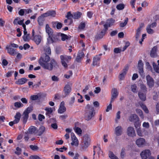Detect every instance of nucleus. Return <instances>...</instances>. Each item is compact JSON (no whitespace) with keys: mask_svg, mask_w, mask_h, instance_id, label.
Returning a JSON list of instances; mask_svg holds the SVG:
<instances>
[{"mask_svg":"<svg viewBox=\"0 0 159 159\" xmlns=\"http://www.w3.org/2000/svg\"><path fill=\"white\" fill-rule=\"evenodd\" d=\"M84 56V53L83 52H81L80 53H78L77 56L76 60L78 62H80L81 60V59Z\"/></svg>","mask_w":159,"mask_h":159,"instance_id":"nucleus-34","label":"nucleus"},{"mask_svg":"<svg viewBox=\"0 0 159 159\" xmlns=\"http://www.w3.org/2000/svg\"><path fill=\"white\" fill-rule=\"evenodd\" d=\"M45 130V128L43 126H41L38 129H37L36 135L39 136L41 135L44 132Z\"/></svg>","mask_w":159,"mask_h":159,"instance_id":"nucleus-17","label":"nucleus"},{"mask_svg":"<svg viewBox=\"0 0 159 159\" xmlns=\"http://www.w3.org/2000/svg\"><path fill=\"white\" fill-rule=\"evenodd\" d=\"M139 104L140 106L141 107V108L147 114L149 113V111L145 105H144L141 102H139Z\"/></svg>","mask_w":159,"mask_h":159,"instance_id":"nucleus-29","label":"nucleus"},{"mask_svg":"<svg viewBox=\"0 0 159 159\" xmlns=\"http://www.w3.org/2000/svg\"><path fill=\"white\" fill-rule=\"evenodd\" d=\"M30 134L29 133L27 132H25V135L24 137V139L25 141L27 142L28 141L29 138Z\"/></svg>","mask_w":159,"mask_h":159,"instance_id":"nucleus-56","label":"nucleus"},{"mask_svg":"<svg viewBox=\"0 0 159 159\" xmlns=\"http://www.w3.org/2000/svg\"><path fill=\"white\" fill-rule=\"evenodd\" d=\"M146 30L147 33L150 34H152L154 33V31L152 29H151L150 27L148 26L146 27Z\"/></svg>","mask_w":159,"mask_h":159,"instance_id":"nucleus-49","label":"nucleus"},{"mask_svg":"<svg viewBox=\"0 0 159 159\" xmlns=\"http://www.w3.org/2000/svg\"><path fill=\"white\" fill-rule=\"evenodd\" d=\"M129 45L130 43L128 41L126 42L125 43V45L123 47V49L122 51L123 52L129 46Z\"/></svg>","mask_w":159,"mask_h":159,"instance_id":"nucleus-60","label":"nucleus"},{"mask_svg":"<svg viewBox=\"0 0 159 159\" xmlns=\"http://www.w3.org/2000/svg\"><path fill=\"white\" fill-rule=\"evenodd\" d=\"M100 58L99 57V56L96 55L93 58L92 65L94 66H99V61L100 60Z\"/></svg>","mask_w":159,"mask_h":159,"instance_id":"nucleus-18","label":"nucleus"},{"mask_svg":"<svg viewBox=\"0 0 159 159\" xmlns=\"http://www.w3.org/2000/svg\"><path fill=\"white\" fill-rule=\"evenodd\" d=\"M134 125L136 129L140 128V127L141 125V123L139 121V119L138 120H137L134 122Z\"/></svg>","mask_w":159,"mask_h":159,"instance_id":"nucleus-41","label":"nucleus"},{"mask_svg":"<svg viewBox=\"0 0 159 159\" xmlns=\"http://www.w3.org/2000/svg\"><path fill=\"white\" fill-rule=\"evenodd\" d=\"M128 18H126L124 20V22H121L120 24V26L121 27H125L127 24L128 22Z\"/></svg>","mask_w":159,"mask_h":159,"instance_id":"nucleus-44","label":"nucleus"},{"mask_svg":"<svg viewBox=\"0 0 159 159\" xmlns=\"http://www.w3.org/2000/svg\"><path fill=\"white\" fill-rule=\"evenodd\" d=\"M48 11L49 16H51L52 17H55V16L56 12L55 11L49 10Z\"/></svg>","mask_w":159,"mask_h":159,"instance_id":"nucleus-46","label":"nucleus"},{"mask_svg":"<svg viewBox=\"0 0 159 159\" xmlns=\"http://www.w3.org/2000/svg\"><path fill=\"white\" fill-rule=\"evenodd\" d=\"M16 151L15 152V153L17 155H19L21 154V149L19 147L16 148Z\"/></svg>","mask_w":159,"mask_h":159,"instance_id":"nucleus-52","label":"nucleus"},{"mask_svg":"<svg viewBox=\"0 0 159 159\" xmlns=\"http://www.w3.org/2000/svg\"><path fill=\"white\" fill-rule=\"evenodd\" d=\"M29 34H27L24 35L23 36V38L24 41H27L29 39Z\"/></svg>","mask_w":159,"mask_h":159,"instance_id":"nucleus-62","label":"nucleus"},{"mask_svg":"<svg viewBox=\"0 0 159 159\" xmlns=\"http://www.w3.org/2000/svg\"><path fill=\"white\" fill-rule=\"evenodd\" d=\"M153 66L154 70L157 73H159V66L156 65L155 63H153Z\"/></svg>","mask_w":159,"mask_h":159,"instance_id":"nucleus-47","label":"nucleus"},{"mask_svg":"<svg viewBox=\"0 0 159 159\" xmlns=\"http://www.w3.org/2000/svg\"><path fill=\"white\" fill-rule=\"evenodd\" d=\"M52 80L54 81L57 82L59 80V78L57 76L54 75L52 77Z\"/></svg>","mask_w":159,"mask_h":159,"instance_id":"nucleus-61","label":"nucleus"},{"mask_svg":"<svg viewBox=\"0 0 159 159\" xmlns=\"http://www.w3.org/2000/svg\"><path fill=\"white\" fill-rule=\"evenodd\" d=\"M143 64L142 61L141 60H139L138 62V68L139 70V73L141 75H142L143 72Z\"/></svg>","mask_w":159,"mask_h":159,"instance_id":"nucleus-16","label":"nucleus"},{"mask_svg":"<svg viewBox=\"0 0 159 159\" xmlns=\"http://www.w3.org/2000/svg\"><path fill=\"white\" fill-rule=\"evenodd\" d=\"M46 54L44 56L41 57L39 60V62L40 65L44 69L48 70L49 71L52 70L53 68L58 67V65L56 61L54 59H52L50 63V58L47 54L50 55L51 54V50L50 47H48L44 49Z\"/></svg>","mask_w":159,"mask_h":159,"instance_id":"nucleus-1","label":"nucleus"},{"mask_svg":"<svg viewBox=\"0 0 159 159\" xmlns=\"http://www.w3.org/2000/svg\"><path fill=\"white\" fill-rule=\"evenodd\" d=\"M108 156L111 159H119L118 157L114 154L113 152L111 151L109 152Z\"/></svg>","mask_w":159,"mask_h":159,"instance_id":"nucleus-39","label":"nucleus"},{"mask_svg":"<svg viewBox=\"0 0 159 159\" xmlns=\"http://www.w3.org/2000/svg\"><path fill=\"white\" fill-rule=\"evenodd\" d=\"M123 129L120 126L116 127L114 129V133L116 136H120L122 133Z\"/></svg>","mask_w":159,"mask_h":159,"instance_id":"nucleus-11","label":"nucleus"},{"mask_svg":"<svg viewBox=\"0 0 159 159\" xmlns=\"http://www.w3.org/2000/svg\"><path fill=\"white\" fill-rule=\"evenodd\" d=\"M94 111L93 107L89 104L85 107V117L86 120H89L94 116L93 112Z\"/></svg>","mask_w":159,"mask_h":159,"instance_id":"nucleus-2","label":"nucleus"},{"mask_svg":"<svg viewBox=\"0 0 159 159\" xmlns=\"http://www.w3.org/2000/svg\"><path fill=\"white\" fill-rule=\"evenodd\" d=\"M139 119L138 116L135 114H133L130 115L129 118V120L130 121L132 122L136 121Z\"/></svg>","mask_w":159,"mask_h":159,"instance_id":"nucleus-27","label":"nucleus"},{"mask_svg":"<svg viewBox=\"0 0 159 159\" xmlns=\"http://www.w3.org/2000/svg\"><path fill=\"white\" fill-rule=\"evenodd\" d=\"M23 104L20 102H16L14 103V106L17 108H20L23 107Z\"/></svg>","mask_w":159,"mask_h":159,"instance_id":"nucleus-54","label":"nucleus"},{"mask_svg":"<svg viewBox=\"0 0 159 159\" xmlns=\"http://www.w3.org/2000/svg\"><path fill=\"white\" fill-rule=\"evenodd\" d=\"M127 134L128 136L131 137H134L136 136L134 128L131 126L129 127L127 129Z\"/></svg>","mask_w":159,"mask_h":159,"instance_id":"nucleus-6","label":"nucleus"},{"mask_svg":"<svg viewBox=\"0 0 159 159\" xmlns=\"http://www.w3.org/2000/svg\"><path fill=\"white\" fill-rule=\"evenodd\" d=\"M30 147L33 151H37L39 149V147L36 145H30Z\"/></svg>","mask_w":159,"mask_h":159,"instance_id":"nucleus-55","label":"nucleus"},{"mask_svg":"<svg viewBox=\"0 0 159 159\" xmlns=\"http://www.w3.org/2000/svg\"><path fill=\"white\" fill-rule=\"evenodd\" d=\"M157 48L156 46L154 47L152 49L150 53V56L152 57H155L157 56Z\"/></svg>","mask_w":159,"mask_h":159,"instance_id":"nucleus-28","label":"nucleus"},{"mask_svg":"<svg viewBox=\"0 0 159 159\" xmlns=\"http://www.w3.org/2000/svg\"><path fill=\"white\" fill-rule=\"evenodd\" d=\"M111 102H112L118 96V92L117 89L116 88H113L111 92Z\"/></svg>","mask_w":159,"mask_h":159,"instance_id":"nucleus-10","label":"nucleus"},{"mask_svg":"<svg viewBox=\"0 0 159 159\" xmlns=\"http://www.w3.org/2000/svg\"><path fill=\"white\" fill-rule=\"evenodd\" d=\"M93 13L92 11H89L87 12V15L89 18H91L93 16Z\"/></svg>","mask_w":159,"mask_h":159,"instance_id":"nucleus-63","label":"nucleus"},{"mask_svg":"<svg viewBox=\"0 0 159 159\" xmlns=\"http://www.w3.org/2000/svg\"><path fill=\"white\" fill-rule=\"evenodd\" d=\"M120 112L119 111L117 112L116 114V118L115 119L116 122L117 123L118 122L117 119H119L120 118Z\"/></svg>","mask_w":159,"mask_h":159,"instance_id":"nucleus-57","label":"nucleus"},{"mask_svg":"<svg viewBox=\"0 0 159 159\" xmlns=\"http://www.w3.org/2000/svg\"><path fill=\"white\" fill-rule=\"evenodd\" d=\"M20 19V18L19 17H17L15 18L13 22V23L14 25H17L18 24L22 25L23 24L24 21V19L22 20H19Z\"/></svg>","mask_w":159,"mask_h":159,"instance_id":"nucleus-21","label":"nucleus"},{"mask_svg":"<svg viewBox=\"0 0 159 159\" xmlns=\"http://www.w3.org/2000/svg\"><path fill=\"white\" fill-rule=\"evenodd\" d=\"M146 78L148 85L150 88L152 87L154 84V81L153 79L149 75L146 76Z\"/></svg>","mask_w":159,"mask_h":159,"instance_id":"nucleus-8","label":"nucleus"},{"mask_svg":"<svg viewBox=\"0 0 159 159\" xmlns=\"http://www.w3.org/2000/svg\"><path fill=\"white\" fill-rule=\"evenodd\" d=\"M146 93L142 92H139V96L140 99L142 101H144L146 100Z\"/></svg>","mask_w":159,"mask_h":159,"instance_id":"nucleus-26","label":"nucleus"},{"mask_svg":"<svg viewBox=\"0 0 159 159\" xmlns=\"http://www.w3.org/2000/svg\"><path fill=\"white\" fill-rule=\"evenodd\" d=\"M60 58L61 59V62L62 65L65 67H66L67 66V64L66 63V62L68 60L67 57H64L63 55L60 56Z\"/></svg>","mask_w":159,"mask_h":159,"instance_id":"nucleus-19","label":"nucleus"},{"mask_svg":"<svg viewBox=\"0 0 159 159\" xmlns=\"http://www.w3.org/2000/svg\"><path fill=\"white\" fill-rule=\"evenodd\" d=\"M45 110L46 111V115L49 118L50 117V115L52 114L53 111V110L51 107H46Z\"/></svg>","mask_w":159,"mask_h":159,"instance_id":"nucleus-31","label":"nucleus"},{"mask_svg":"<svg viewBox=\"0 0 159 159\" xmlns=\"http://www.w3.org/2000/svg\"><path fill=\"white\" fill-rule=\"evenodd\" d=\"M60 35L61 37V40L62 41H65L66 40L70 39V37H69L67 35L62 33H60Z\"/></svg>","mask_w":159,"mask_h":159,"instance_id":"nucleus-36","label":"nucleus"},{"mask_svg":"<svg viewBox=\"0 0 159 159\" xmlns=\"http://www.w3.org/2000/svg\"><path fill=\"white\" fill-rule=\"evenodd\" d=\"M53 27H56L57 29H61L62 26V24L58 21H54L52 22Z\"/></svg>","mask_w":159,"mask_h":159,"instance_id":"nucleus-25","label":"nucleus"},{"mask_svg":"<svg viewBox=\"0 0 159 159\" xmlns=\"http://www.w3.org/2000/svg\"><path fill=\"white\" fill-rule=\"evenodd\" d=\"M45 20V19L41 15L39 16L38 18V22L40 25H42L43 24V22Z\"/></svg>","mask_w":159,"mask_h":159,"instance_id":"nucleus-37","label":"nucleus"},{"mask_svg":"<svg viewBox=\"0 0 159 159\" xmlns=\"http://www.w3.org/2000/svg\"><path fill=\"white\" fill-rule=\"evenodd\" d=\"M73 15H72L70 12H68L67 13V15L66 16V17L70 20V22L68 24H66V25H71L73 23V20L72 18H73Z\"/></svg>","mask_w":159,"mask_h":159,"instance_id":"nucleus-24","label":"nucleus"},{"mask_svg":"<svg viewBox=\"0 0 159 159\" xmlns=\"http://www.w3.org/2000/svg\"><path fill=\"white\" fill-rule=\"evenodd\" d=\"M136 143L138 147H142L145 144V140L144 138H140L136 140Z\"/></svg>","mask_w":159,"mask_h":159,"instance_id":"nucleus-7","label":"nucleus"},{"mask_svg":"<svg viewBox=\"0 0 159 159\" xmlns=\"http://www.w3.org/2000/svg\"><path fill=\"white\" fill-rule=\"evenodd\" d=\"M74 130L76 134L78 135H80L82 133V130L79 127H76Z\"/></svg>","mask_w":159,"mask_h":159,"instance_id":"nucleus-48","label":"nucleus"},{"mask_svg":"<svg viewBox=\"0 0 159 159\" xmlns=\"http://www.w3.org/2000/svg\"><path fill=\"white\" fill-rule=\"evenodd\" d=\"M41 37L40 35H36L34 38V40L37 44L38 45L41 41Z\"/></svg>","mask_w":159,"mask_h":159,"instance_id":"nucleus-30","label":"nucleus"},{"mask_svg":"<svg viewBox=\"0 0 159 159\" xmlns=\"http://www.w3.org/2000/svg\"><path fill=\"white\" fill-rule=\"evenodd\" d=\"M39 98V96L37 95H33L30 96V99L31 100L35 101Z\"/></svg>","mask_w":159,"mask_h":159,"instance_id":"nucleus-59","label":"nucleus"},{"mask_svg":"<svg viewBox=\"0 0 159 159\" xmlns=\"http://www.w3.org/2000/svg\"><path fill=\"white\" fill-rule=\"evenodd\" d=\"M107 30H106V28H104L100 32L96 35V38L97 39H100L102 38L106 33Z\"/></svg>","mask_w":159,"mask_h":159,"instance_id":"nucleus-13","label":"nucleus"},{"mask_svg":"<svg viewBox=\"0 0 159 159\" xmlns=\"http://www.w3.org/2000/svg\"><path fill=\"white\" fill-rule=\"evenodd\" d=\"M81 12L79 11L77 12L73 15V18L75 19H78L81 17Z\"/></svg>","mask_w":159,"mask_h":159,"instance_id":"nucleus-38","label":"nucleus"},{"mask_svg":"<svg viewBox=\"0 0 159 159\" xmlns=\"http://www.w3.org/2000/svg\"><path fill=\"white\" fill-rule=\"evenodd\" d=\"M6 49L7 50V53L11 55L14 56L17 53L16 49L10 48V46H6Z\"/></svg>","mask_w":159,"mask_h":159,"instance_id":"nucleus-12","label":"nucleus"},{"mask_svg":"<svg viewBox=\"0 0 159 159\" xmlns=\"http://www.w3.org/2000/svg\"><path fill=\"white\" fill-rule=\"evenodd\" d=\"M136 112L139 114L140 117L142 119H143L144 116L142 111L139 109H136Z\"/></svg>","mask_w":159,"mask_h":159,"instance_id":"nucleus-40","label":"nucleus"},{"mask_svg":"<svg viewBox=\"0 0 159 159\" xmlns=\"http://www.w3.org/2000/svg\"><path fill=\"white\" fill-rule=\"evenodd\" d=\"M72 142L71 143V144L72 145H75L76 146H78L79 144V141L77 138L72 139Z\"/></svg>","mask_w":159,"mask_h":159,"instance_id":"nucleus-45","label":"nucleus"},{"mask_svg":"<svg viewBox=\"0 0 159 159\" xmlns=\"http://www.w3.org/2000/svg\"><path fill=\"white\" fill-rule=\"evenodd\" d=\"M22 116H23V121L24 123H25L29 117V114L28 113L26 112H24Z\"/></svg>","mask_w":159,"mask_h":159,"instance_id":"nucleus-32","label":"nucleus"},{"mask_svg":"<svg viewBox=\"0 0 159 159\" xmlns=\"http://www.w3.org/2000/svg\"><path fill=\"white\" fill-rule=\"evenodd\" d=\"M30 159H41L37 155L31 156L30 157Z\"/></svg>","mask_w":159,"mask_h":159,"instance_id":"nucleus-64","label":"nucleus"},{"mask_svg":"<svg viewBox=\"0 0 159 159\" xmlns=\"http://www.w3.org/2000/svg\"><path fill=\"white\" fill-rule=\"evenodd\" d=\"M151 154L150 151L148 149L143 150L140 153L142 159H147Z\"/></svg>","mask_w":159,"mask_h":159,"instance_id":"nucleus-4","label":"nucleus"},{"mask_svg":"<svg viewBox=\"0 0 159 159\" xmlns=\"http://www.w3.org/2000/svg\"><path fill=\"white\" fill-rule=\"evenodd\" d=\"M128 70V66H126L123 69L122 71V72L119 75V78L120 80H123Z\"/></svg>","mask_w":159,"mask_h":159,"instance_id":"nucleus-14","label":"nucleus"},{"mask_svg":"<svg viewBox=\"0 0 159 159\" xmlns=\"http://www.w3.org/2000/svg\"><path fill=\"white\" fill-rule=\"evenodd\" d=\"M136 131L137 134L139 136H143V134L142 131L140 128H138L136 129Z\"/></svg>","mask_w":159,"mask_h":159,"instance_id":"nucleus-58","label":"nucleus"},{"mask_svg":"<svg viewBox=\"0 0 159 159\" xmlns=\"http://www.w3.org/2000/svg\"><path fill=\"white\" fill-rule=\"evenodd\" d=\"M115 20L112 18L108 19L105 24L103 26L106 30H108V27H110L112 25L115 23Z\"/></svg>","mask_w":159,"mask_h":159,"instance_id":"nucleus-5","label":"nucleus"},{"mask_svg":"<svg viewBox=\"0 0 159 159\" xmlns=\"http://www.w3.org/2000/svg\"><path fill=\"white\" fill-rule=\"evenodd\" d=\"M60 33L53 34L51 36L48 37V42L49 44L53 43L60 41Z\"/></svg>","mask_w":159,"mask_h":159,"instance_id":"nucleus-3","label":"nucleus"},{"mask_svg":"<svg viewBox=\"0 0 159 159\" xmlns=\"http://www.w3.org/2000/svg\"><path fill=\"white\" fill-rule=\"evenodd\" d=\"M37 128L33 126L30 127L28 130L27 132L30 134H34L36 135Z\"/></svg>","mask_w":159,"mask_h":159,"instance_id":"nucleus-22","label":"nucleus"},{"mask_svg":"<svg viewBox=\"0 0 159 159\" xmlns=\"http://www.w3.org/2000/svg\"><path fill=\"white\" fill-rule=\"evenodd\" d=\"M46 33L48 34L49 37L51 36L53 34L52 29L50 27L48 24H46Z\"/></svg>","mask_w":159,"mask_h":159,"instance_id":"nucleus-23","label":"nucleus"},{"mask_svg":"<svg viewBox=\"0 0 159 159\" xmlns=\"http://www.w3.org/2000/svg\"><path fill=\"white\" fill-rule=\"evenodd\" d=\"M28 80V79L25 78H22L19 79L15 82L16 84L19 85H22L25 84Z\"/></svg>","mask_w":159,"mask_h":159,"instance_id":"nucleus-20","label":"nucleus"},{"mask_svg":"<svg viewBox=\"0 0 159 159\" xmlns=\"http://www.w3.org/2000/svg\"><path fill=\"white\" fill-rule=\"evenodd\" d=\"M33 107L32 106H30L27 108V109L24 111V112L28 113V114H29V113H30L33 110Z\"/></svg>","mask_w":159,"mask_h":159,"instance_id":"nucleus-53","label":"nucleus"},{"mask_svg":"<svg viewBox=\"0 0 159 159\" xmlns=\"http://www.w3.org/2000/svg\"><path fill=\"white\" fill-rule=\"evenodd\" d=\"M131 91L134 93H137L138 91L137 86L136 84H134L131 86Z\"/></svg>","mask_w":159,"mask_h":159,"instance_id":"nucleus-43","label":"nucleus"},{"mask_svg":"<svg viewBox=\"0 0 159 159\" xmlns=\"http://www.w3.org/2000/svg\"><path fill=\"white\" fill-rule=\"evenodd\" d=\"M85 27V24L84 22H82L80 24L78 27V29L79 30H81L84 29Z\"/></svg>","mask_w":159,"mask_h":159,"instance_id":"nucleus-42","label":"nucleus"},{"mask_svg":"<svg viewBox=\"0 0 159 159\" xmlns=\"http://www.w3.org/2000/svg\"><path fill=\"white\" fill-rule=\"evenodd\" d=\"M140 88L141 89L140 92H142L145 93H147V88L143 84H142L141 85Z\"/></svg>","mask_w":159,"mask_h":159,"instance_id":"nucleus-51","label":"nucleus"},{"mask_svg":"<svg viewBox=\"0 0 159 159\" xmlns=\"http://www.w3.org/2000/svg\"><path fill=\"white\" fill-rule=\"evenodd\" d=\"M21 116V114L20 112H17L14 118L15 119L14 120L16 121V122L18 123L20 120Z\"/></svg>","mask_w":159,"mask_h":159,"instance_id":"nucleus-35","label":"nucleus"},{"mask_svg":"<svg viewBox=\"0 0 159 159\" xmlns=\"http://www.w3.org/2000/svg\"><path fill=\"white\" fill-rule=\"evenodd\" d=\"M71 90V88L69 85L66 84L64 87L63 92L64 93V95H63L64 97H66L70 93Z\"/></svg>","mask_w":159,"mask_h":159,"instance_id":"nucleus-9","label":"nucleus"},{"mask_svg":"<svg viewBox=\"0 0 159 159\" xmlns=\"http://www.w3.org/2000/svg\"><path fill=\"white\" fill-rule=\"evenodd\" d=\"M125 7V5L124 4H120L117 5L116 6V8L118 10H122Z\"/></svg>","mask_w":159,"mask_h":159,"instance_id":"nucleus-50","label":"nucleus"},{"mask_svg":"<svg viewBox=\"0 0 159 159\" xmlns=\"http://www.w3.org/2000/svg\"><path fill=\"white\" fill-rule=\"evenodd\" d=\"M142 27V26H139L136 30V32L135 35V38L136 40H138L139 37Z\"/></svg>","mask_w":159,"mask_h":159,"instance_id":"nucleus-33","label":"nucleus"},{"mask_svg":"<svg viewBox=\"0 0 159 159\" xmlns=\"http://www.w3.org/2000/svg\"><path fill=\"white\" fill-rule=\"evenodd\" d=\"M66 110V108L64 106V102H62L60 104V107L58 111V113L60 114H62Z\"/></svg>","mask_w":159,"mask_h":159,"instance_id":"nucleus-15","label":"nucleus"}]
</instances>
